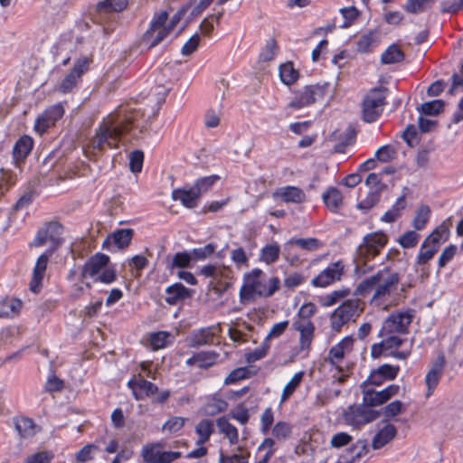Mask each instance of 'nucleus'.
Instances as JSON below:
<instances>
[{
  "instance_id": "nucleus-18",
  "label": "nucleus",
  "mask_w": 463,
  "mask_h": 463,
  "mask_svg": "<svg viewBox=\"0 0 463 463\" xmlns=\"http://www.w3.org/2000/svg\"><path fill=\"white\" fill-rule=\"evenodd\" d=\"M399 392L400 386L398 384H390L381 391L363 387V402L370 409L371 407L381 406L396 396Z\"/></svg>"
},
{
  "instance_id": "nucleus-62",
  "label": "nucleus",
  "mask_w": 463,
  "mask_h": 463,
  "mask_svg": "<svg viewBox=\"0 0 463 463\" xmlns=\"http://www.w3.org/2000/svg\"><path fill=\"white\" fill-rule=\"evenodd\" d=\"M405 411V406L401 401H393L387 404L383 413L387 418H392L402 414Z\"/></svg>"
},
{
  "instance_id": "nucleus-53",
  "label": "nucleus",
  "mask_w": 463,
  "mask_h": 463,
  "mask_svg": "<svg viewBox=\"0 0 463 463\" xmlns=\"http://www.w3.org/2000/svg\"><path fill=\"white\" fill-rule=\"evenodd\" d=\"M250 376V371L248 367H239L232 370L224 379V384L229 385Z\"/></svg>"
},
{
  "instance_id": "nucleus-55",
  "label": "nucleus",
  "mask_w": 463,
  "mask_h": 463,
  "mask_svg": "<svg viewBox=\"0 0 463 463\" xmlns=\"http://www.w3.org/2000/svg\"><path fill=\"white\" fill-rule=\"evenodd\" d=\"M376 42V33L374 32H369L363 36L357 42V51L363 53L371 51L373 44Z\"/></svg>"
},
{
  "instance_id": "nucleus-27",
  "label": "nucleus",
  "mask_w": 463,
  "mask_h": 463,
  "mask_svg": "<svg viewBox=\"0 0 463 463\" xmlns=\"http://www.w3.org/2000/svg\"><path fill=\"white\" fill-rule=\"evenodd\" d=\"M444 364V357L440 356L426 374L425 382L428 388L427 396L431 395L434 389L438 385L440 376L442 374Z\"/></svg>"
},
{
  "instance_id": "nucleus-8",
  "label": "nucleus",
  "mask_w": 463,
  "mask_h": 463,
  "mask_svg": "<svg viewBox=\"0 0 463 463\" xmlns=\"http://www.w3.org/2000/svg\"><path fill=\"white\" fill-rule=\"evenodd\" d=\"M200 273L212 278L210 286L218 296L232 288L234 282L233 271L227 266L206 265L201 269Z\"/></svg>"
},
{
  "instance_id": "nucleus-38",
  "label": "nucleus",
  "mask_w": 463,
  "mask_h": 463,
  "mask_svg": "<svg viewBox=\"0 0 463 463\" xmlns=\"http://www.w3.org/2000/svg\"><path fill=\"white\" fill-rule=\"evenodd\" d=\"M128 4V0H103L97 4L99 13L121 12Z\"/></svg>"
},
{
  "instance_id": "nucleus-23",
  "label": "nucleus",
  "mask_w": 463,
  "mask_h": 463,
  "mask_svg": "<svg viewBox=\"0 0 463 463\" xmlns=\"http://www.w3.org/2000/svg\"><path fill=\"white\" fill-rule=\"evenodd\" d=\"M274 198H279L285 203H300L306 200L305 193L296 186H285L278 188L273 193Z\"/></svg>"
},
{
  "instance_id": "nucleus-32",
  "label": "nucleus",
  "mask_w": 463,
  "mask_h": 463,
  "mask_svg": "<svg viewBox=\"0 0 463 463\" xmlns=\"http://www.w3.org/2000/svg\"><path fill=\"white\" fill-rule=\"evenodd\" d=\"M220 433L228 439L230 444L234 445L239 442V432L237 428L232 425L227 417L222 416L216 420Z\"/></svg>"
},
{
  "instance_id": "nucleus-45",
  "label": "nucleus",
  "mask_w": 463,
  "mask_h": 463,
  "mask_svg": "<svg viewBox=\"0 0 463 463\" xmlns=\"http://www.w3.org/2000/svg\"><path fill=\"white\" fill-rule=\"evenodd\" d=\"M114 243L119 249L127 248L132 240L133 230L132 229H120L111 234Z\"/></svg>"
},
{
  "instance_id": "nucleus-35",
  "label": "nucleus",
  "mask_w": 463,
  "mask_h": 463,
  "mask_svg": "<svg viewBox=\"0 0 463 463\" xmlns=\"http://www.w3.org/2000/svg\"><path fill=\"white\" fill-rule=\"evenodd\" d=\"M279 77L284 84L291 85L299 78V72L291 61H288L279 66Z\"/></svg>"
},
{
  "instance_id": "nucleus-52",
  "label": "nucleus",
  "mask_w": 463,
  "mask_h": 463,
  "mask_svg": "<svg viewBox=\"0 0 463 463\" xmlns=\"http://www.w3.org/2000/svg\"><path fill=\"white\" fill-rule=\"evenodd\" d=\"M436 0H408L405 10L409 13L417 14L430 8Z\"/></svg>"
},
{
  "instance_id": "nucleus-48",
  "label": "nucleus",
  "mask_w": 463,
  "mask_h": 463,
  "mask_svg": "<svg viewBox=\"0 0 463 463\" xmlns=\"http://www.w3.org/2000/svg\"><path fill=\"white\" fill-rule=\"evenodd\" d=\"M193 260L192 253H188L186 251L177 252L174 255L171 263L168 268L170 270H174L175 269H185L188 268Z\"/></svg>"
},
{
  "instance_id": "nucleus-49",
  "label": "nucleus",
  "mask_w": 463,
  "mask_h": 463,
  "mask_svg": "<svg viewBox=\"0 0 463 463\" xmlns=\"http://www.w3.org/2000/svg\"><path fill=\"white\" fill-rule=\"evenodd\" d=\"M374 156L380 162L388 163L397 157V149L392 145H385L375 151Z\"/></svg>"
},
{
  "instance_id": "nucleus-9",
  "label": "nucleus",
  "mask_w": 463,
  "mask_h": 463,
  "mask_svg": "<svg viewBox=\"0 0 463 463\" xmlns=\"http://www.w3.org/2000/svg\"><path fill=\"white\" fill-rule=\"evenodd\" d=\"M128 385L132 390L137 400L152 397L154 402L163 403L170 395L168 391L157 393V386L151 382L145 380L140 373L135 375L131 380H129Z\"/></svg>"
},
{
  "instance_id": "nucleus-26",
  "label": "nucleus",
  "mask_w": 463,
  "mask_h": 463,
  "mask_svg": "<svg viewBox=\"0 0 463 463\" xmlns=\"http://www.w3.org/2000/svg\"><path fill=\"white\" fill-rule=\"evenodd\" d=\"M33 146V140L31 137L24 135L14 144L13 156L14 163L19 165L30 154Z\"/></svg>"
},
{
  "instance_id": "nucleus-60",
  "label": "nucleus",
  "mask_w": 463,
  "mask_h": 463,
  "mask_svg": "<svg viewBox=\"0 0 463 463\" xmlns=\"http://www.w3.org/2000/svg\"><path fill=\"white\" fill-rule=\"evenodd\" d=\"M55 126L53 121L43 112L40 115L34 124V130L40 136L43 135L50 128Z\"/></svg>"
},
{
  "instance_id": "nucleus-11",
  "label": "nucleus",
  "mask_w": 463,
  "mask_h": 463,
  "mask_svg": "<svg viewBox=\"0 0 463 463\" xmlns=\"http://www.w3.org/2000/svg\"><path fill=\"white\" fill-rule=\"evenodd\" d=\"M326 88L319 84H309L293 90V98L288 103L289 108L300 109L317 100L324 99Z\"/></svg>"
},
{
  "instance_id": "nucleus-64",
  "label": "nucleus",
  "mask_w": 463,
  "mask_h": 463,
  "mask_svg": "<svg viewBox=\"0 0 463 463\" xmlns=\"http://www.w3.org/2000/svg\"><path fill=\"white\" fill-rule=\"evenodd\" d=\"M54 455L50 451H39L28 456L24 463H50Z\"/></svg>"
},
{
  "instance_id": "nucleus-44",
  "label": "nucleus",
  "mask_w": 463,
  "mask_h": 463,
  "mask_svg": "<svg viewBox=\"0 0 463 463\" xmlns=\"http://www.w3.org/2000/svg\"><path fill=\"white\" fill-rule=\"evenodd\" d=\"M271 432L278 440H286L292 435V425L287 421L279 420L275 423Z\"/></svg>"
},
{
  "instance_id": "nucleus-6",
  "label": "nucleus",
  "mask_w": 463,
  "mask_h": 463,
  "mask_svg": "<svg viewBox=\"0 0 463 463\" xmlns=\"http://www.w3.org/2000/svg\"><path fill=\"white\" fill-rule=\"evenodd\" d=\"M109 263V257L103 253H96L90 257L83 265L81 269L82 278H94L98 276L97 280L102 283L109 284L116 279L115 270L107 269Z\"/></svg>"
},
{
  "instance_id": "nucleus-63",
  "label": "nucleus",
  "mask_w": 463,
  "mask_h": 463,
  "mask_svg": "<svg viewBox=\"0 0 463 463\" xmlns=\"http://www.w3.org/2000/svg\"><path fill=\"white\" fill-rule=\"evenodd\" d=\"M231 416L241 425L247 424L250 420L249 410L243 403L238 404L231 412Z\"/></svg>"
},
{
  "instance_id": "nucleus-58",
  "label": "nucleus",
  "mask_w": 463,
  "mask_h": 463,
  "mask_svg": "<svg viewBox=\"0 0 463 463\" xmlns=\"http://www.w3.org/2000/svg\"><path fill=\"white\" fill-rule=\"evenodd\" d=\"M444 105V101L441 99L428 101L421 105L420 111L426 115H437L443 110Z\"/></svg>"
},
{
  "instance_id": "nucleus-47",
  "label": "nucleus",
  "mask_w": 463,
  "mask_h": 463,
  "mask_svg": "<svg viewBox=\"0 0 463 463\" xmlns=\"http://www.w3.org/2000/svg\"><path fill=\"white\" fill-rule=\"evenodd\" d=\"M15 428L19 434L24 438L31 437L35 433V425L33 420L26 417L17 419L15 421Z\"/></svg>"
},
{
  "instance_id": "nucleus-29",
  "label": "nucleus",
  "mask_w": 463,
  "mask_h": 463,
  "mask_svg": "<svg viewBox=\"0 0 463 463\" xmlns=\"http://www.w3.org/2000/svg\"><path fill=\"white\" fill-rule=\"evenodd\" d=\"M200 195V191H197L195 187L188 190L175 189L172 193V198L175 201H180L187 208L195 207Z\"/></svg>"
},
{
  "instance_id": "nucleus-10",
  "label": "nucleus",
  "mask_w": 463,
  "mask_h": 463,
  "mask_svg": "<svg viewBox=\"0 0 463 463\" xmlns=\"http://www.w3.org/2000/svg\"><path fill=\"white\" fill-rule=\"evenodd\" d=\"M403 340L396 335H389L380 343L373 344L371 346L370 355L373 359L380 358L383 355H389L398 360H406L410 354V350L398 351L402 345Z\"/></svg>"
},
{
  "instance_id": "nucleus-5",
  "label": "nucleus",
  "mask_w": 463,
  "mask_h": 463,
  "mask_svg": "<svg viewBox=\"0 0 463 463\" xmlns=\"http://www.w3.org/2000/svg\"><path fill=\"white\" fill-rule=\"evenodd\" d=\"M389 236L383 231H374L366 233L357 247V258L364 265L380 255L383 249L388 244Z\"/></svg>"
},
{
  "instance_id": "nucleus-39",
  "label": "nucleus",
  "mask_w": 463,
  "mask_h": 463,
  "mask_svg": "<svg viewBox=\"0 0 463 463\" xmlns=\"http://www.w3.org/2000/svg\"><path fill=\"white\" fill-rule=\"evenodd\" d=\"M304 372H298L287 383L282 390L280 403H284L297 390L303 381Z\"/></svg>"
},
{
  "instance_id": "nucleus-14",
  "label": "nucleus",
  "mask_w": 463,
  "mask_h": 463,
  "mask_svg": "<svg viewBox=\"0 0 463 463\" xmlns=\"http://www.w3.org/2000/svg\"><path fill=\"white\" fill-rule=\"evenodd\" d=\"M446 232L447 229L440 225L425 238L417 257L418 265H425L434 257L439 249L442 234Z\"/></svg>"
},
{
  "instance_id": "nucleus-2",
  "label": "nucleus",
  "mask_w": 463,
  "mask_h": 463,
  "mask_svg": "<svg viewBox=\"0 0 463 463\" xmlns=\"http://www.w3.org/2000/svg\"><path fill=\"white\" fill-rule=\"evenodd\" d=\"M63 226L57 222H48L44 228L38 231L35 239L32 242V246L41 247L47 241H50L51 249L42 254L36 260L33 269L32 280L30 282V289L34 293H38L42 288V281L45 275L49 257L61 246L62 243L61 234Z\"/></svg>"
},
{
  "instance_id": "nucleus-43",
  "label": "nucleus",
  "mask_w": 463,
  "mask_h": 463,
  "mask_svg": "<svg viewBox=\"0 0 463 463\" xmlns=\"http://www.w3.org/2000/svg\"><path fill=\"white\" fill-rule=\"evenodd\" d=\"M288 244L296 245L307 251H314L323 246V243L317 238L291 239L288 241Z\"/></svg>"
},
{
  "instance_id": "nucleus-28",
  "label": "nucleus",
  "mask_w": 463,
  "mask_h": 463,
  "mask_svg": "<svg viewBox=\"0 0 463 463\" xmlns=\"http://www.w3.org/2000/svg\"><path fill=\"white\" fill-rule=\"evenodd\" d=\"M219 354L215 352H200L186 360L189 366L208 369L216 364Z\"/></svg>"
},
{
  "instance_id": "nucleus-3",
  "label": "nucleus",
  "mask_w": 463,
  "mask_h": 463,
  "mask_svg": "<svg viewBox=\"0 0 463 463\" xmlns=\"http://www.w3.org/2000/svg\"><path fill=\"white\" fill-rule=\"evenodd\" d=\"M279 287L280 280L277 276L269 277L262 269H253L243 276V284L239 291L240 302L245 305L258 298H270Z\"/></svg>"
},
{
  "instance_id": "nucleus-20",
  "label": "nucleus",
  "mask_w": 463,
  "mask_h": 463,
  "mask_svg": "<svg viewBox=\"0 0 463 463\" xmlns=\"http://www.w3.org/2000/svg\"><path fill=\"white\" fill-rule=\"evenodd\" d=\"M344 274V265L338 260L330 264L322 270L315 278L312 279L311 284L317 288H326L336 281L341 280Z\"/></svg>"
},
{
  "instance_id": "nucleus-41",
  "label": "nucleus",
  "mask_w": 463,
  "mask_h": 463,
  "mask_svg": "<svg viewBox=\"0 0 463 463\" xmlns=\"http://www.w3.org/2000/svg\"><path fill=\"white\" fill-rule=\"evenodd\" d=\"M195 431L199 436L197 444L203 445L211 437L213 432V424L209 420H202L198 422L195 427Z\"/></svg>"
},
{
  "instance_id": "nucleus-4",
  "label": "nucleus",
  "mask_w": 463,
  "mask_h": 463,
  "mask_svg": "<svg viewBox=\"0 0 463 463\" xmlns=\"http://www.w3.org/2000/svg\"><path fill=\"white\" fill-rule=\"evenodd\" d=\"M364 307L365 303L358 298L344 300L329 317L331 331L338 334L345 326L355 322L364 313Z\"/></svg>"
},
{
  "instance_id": "nucleus-34",
  "label": "nucleus",
  "mask_w": 463,
  "mask_h": 463,
  "mask_svg": "<svg viewBox=\"0 0 463 463\" xmlns=\"http://www.w3.org/2000/svg\"><path fill=\"white\" fill-rule=\"evenodd\" d=\"M227 408L228 402L225 400L213 395L207 399L205 404L203 405V412L206 415L214 416L218 413L225 411Z\"/></svg>"
},
{
  "instance_id": "nucleus-57",
  "label": "nucleus",
  "mask_w": 463,
  "mask_h": 463,
  "mask_svg": "<svg viewBox=\"0 0 463 463\" xmlns=\"http://www.w3.org/2000/svg\"><path fill=\"white\" fill-rule=\"evenodd\" d=\"M317 310V306L312 302L303 304L298 312L296 321L312 322L311 317L316 314Z\"/></svg>"
},
{
  "instance_id": "nucleus-1",
  "label": "nucleus",
  "mask_w": 463,
  "mask_h": 463,
  "mask_svg": "<svg viewBox=\"0 0 463 463\" xmlns=\"http://www.w3.org/2000/svg\"><path fill=\"white\" fill-rule=\"evenodd\" d=\"M400 276L392 269L385 267L362 280L354 291V296L365 297L372 293L370 305L387 310L391 298L397 290Z\"/></svg>"
},
{
  "instance_id": "nucleus-24",
  "label": "nucleus",
  "mask_w": 463,
  "mask_h": 463,
  "mask_svg": "<svg viewBox=\"0 0 463 463\" xmlns=\"http://www.w3.org/2000/svg\"><path fill=\"white\" fill-rule=\"evenodd\" d=\"M165 294V302L174 306L190 298L192 291L178 282L166 288Z\"/></svg>"
},
{
  "instance_id": "nucleus-51",
  "label": "nucleus",
  "mask_w": 463,
  "mask_h": 463,
  "mask_svg": "<svg viewBox=\"0 0 463 463\" xmlns=\"http://www.w3.org/2000/svg\"><path fill=\"white\" fill-rule=\"evenodd\" d=\"M186 420V418L173 416L163 424L162 431L170 434L175 433L184 428Z\"/></svg>"
},
{
  "instance_id": "nucleus-46",
  "label": "nucleus",
  "mask_w": 463,
  "mask_h": 463,
  "mask_svg": "<svg viewBox=\"0 0 463 463\" xmlns=\"http://www.w3.org/2000/svg\"><path fill=\"white\" fill-rule=\"evenodd\" d=\"M430 215V209L427 205H420L415 214L412 221V225L417 231H421L425 228L429 222Z\"/></svg>"
},
{
  "instance_id": "nucleus-40",
  "label": "nucleus",
  "mask_w": 463,
  "mask_h": 463,
  "mask_svg": "<svg viewBox=\"0 0 463 463\" xmlns=\"http://www.w3.org/2000/svg\"><path fill=\"white\" fill-rule=\"evenodd\" d=\"M280 247L277 243L265 245L260 255V260L267 265L272 264L279 260Z\"/></svg>"
},
{
  "instance_id": "nucleus-22",
  "label": "nucleus",
  "mask_w": 463,
  "mask_h": 463,
  "mask_svg": "<svg viewBox=\"0 0 463 463\" xmlns=\"http://www.w3.org/2000/svg\"><path fill=\"white\" fill-rule=\"evenodd\" d=\"M220 332L221 328L218 325L194 331L190 337V345L200 346L211 345L213 343L214 338L219 335Z\"/></svg>"
},
{
  "instance_id": "nucleus-15",
  "label": "nucleus",
  "mask_w": 463,
  "mask_h": 463,
  "mask_svg": "<svg viewBox=\"0 0 463 463\" xmlns=\"http://www.w3.org/2000/svg\"><path fill=\"white\" fill-rule=\"evenodd\" d=\"M164 444L155 442L143 447L141 456L146 463H172L181 458L179 451H166L163 449Z\"/></svg>"
},
{
  "instance_id": "nucleus-56",
  "label": "nucleus",
  "mask_w": 463,
  "mask_h": 463,
  "mask_svg": "<svg viewBox=\"0 0 463 463\" xmlns=\"http://www.w3.org/2000/svg\"><path fill=\"white\" fill-rule=\"evenodd\" d=\"M278 52V44L274 38H270L266 42L265 46L260 53V59L263 61H271Z\"/></svg>"
},
{
  "instance_id": "nucleus-21",
  "label": "nucleus",
  "mask_w": 463,
  "mask_h": 463,
  "mask_svg": "<svg viewBox=\"0 0 463 463\" xmlns=\"http://www.w3.org/2000/svg\"><path fill=\"white\" fill-rule=\"evenodd\" d=\"M295 331L299 333L298 348L300 351L308 350L315 338V325L313 322L295 321L292 325Z\"/></svg>"
},
{
  "instance_id": "nucleus-54",
  "label": "nucleus",
  "mask_w": 463,
  "mask_h": 463,
  "mask_svg": "<svg viewBox=\"0 0 463 463\" xmlns=\"http://www.w3.org/2000/svg\"><path fill=\"white\" fill-rule=\"evenodd\" d=\"M376 370L379 372L384 382H390L393 381L397 377L400 372V366L383 364L378 366Z\"/></svg>"
},
{
  "instance_id": "nucleus-30",
  "label": "nucleus",
  "mask_w": 463,
  "mask_h": 463,
  "mask_svg": "<svg viewBox=\"0 0 463 463\" xmlns=\"http://www.w3.org/2000/svg\"><path fill=\"white\" fill-rule=\"evenodd\" d=\"M397 433L396 427L389 422H386L383 428L374 436L372 446L374 449H378L390 442Z\"/></svg>"
},
{
  "instance_id": "nucleus-19",
  "label": "nucleus",
  "mask_w": 463,
  "mask_h": 463,
  "mask_svg": "<svg viewBox=\"0 0 463 463\" xmlns=\"http://www.w3.org/2000/svg\"><path fill=\"white\" fill-rule=\"evenodd\" d=\"M347 424L360 428L379 417V412L364 405H352L344 413Z\"/></svg>"
},
{
  "instance_id": "nucleus-16",
  "label": "nucleus",
  "mask_w": 463,
  "mask_h": 463,
  "mask_svg": "<svg viewBox=\"0 0 463 463\" xmlns=\"http://www.w3.org/2000/svg\"><path fill=\"white\" fill-rule=\"evenodd\" d=\"M354 338L352 335L345 336L329 349L325 361L331 366L335 367L339 373H343L344 368L341 364L345 360V356L352 353L354 350Z\"/></svg>"
},
{
  "instance_id": "nucleus-25",
  "label": "nucleus",
  "mask_w": 463,
  "mask_h": 463,
  "mask_svg": "<svg viewBox=\"0 0 463 463\" xmlns=\"http://www.w3.org/2000/svg\"><path fill=\"white\" fill-rule=\"evenodd\" d=\"M326 207L331 213H338L343 207L345 200L342 193L336 187H328L322 195Z\"/></svg>"
},
{
  "instance_id": "nucleus-7",
  "label": "nucleus",
  "mask_w": 463,
  "mask_h": 463,
  "mask_svg": "<svg viewBox=\"0 0 463 463\" xmlns=\"http://www.w3.org/2000/svg\"><path fill=\"white\" fill-rule=\"evenodd\" d=\"M131 127V118H127L119 126H114L112 122L104 123L92 140L93 148L102 150L105 143L109 147H117L121 135L128 131Z\"/></svg>"
},
{
  "instance_id": "nucleus-37",
  "label": "nucleus",
  "mask_w": 463,
  "mask_h": 463,
  "mask_svg": "<svg viewBox=\"0 0 463 463\" xmlns=\"http://www.w3.org/2000/svg\"><path fill=\"white\" fill-rule=\"evenodd\" d=\"M350 294L351 290L348 288L333 290L321 298V305L323 307L334 306L339 301L348 299L347 298L350 296Z\"/></svg>"
},
{
  "instance_id": "nucleus-17",
  "label": "nucleus",
  "mask_w": 463,
  "mask_h": 463,
  "mask_svg": "<svg viewBox=\"0 0 463 463\" xmlns=\"http://www.w3.org/2000/svg\"><path fill=\"white\" fill-rule=\"evenodd\" d=\"M414 316L415 311L413 309L392 313L385 319L383 325V334H406Z\"/></svg>"
},
{
  "instance_id": "nucleus-59",
  "label": "nucleus",
  "mask_w": 463,
  "mask_h": 463,
  "mask_svg": "<svg viewBox=\"0 0 463 463\" xmlns=\"http://www.w3.org/2000/svg\"><path fill=\"white\" fill-rule=\"evenodd\" d=\"M420 234L415 231H408L399 239V244L404 249H411L418 244Z\"/></svg>"
},
{
  "instance_id": "nucleus-33",
  "label": "nucleus",
  "mask_w": 463,
  "mask_h": 463,
  "mask_svg": "<svg viewBox=\"0 0 463 463\" xmlns=\"http://www.w3.org/2000/svg\"><path fill=\"white\" fill-rule=\"evenodd\" d=\"M405 54L398 44H391L381 55L383 64H393L403 61Z\"/></svg>"
},
{
  "instance_id": "nucleus-61",
  "label": "nucleus",
  "mask_w": 463,
  "mask_h": 463,
  "mask_svg": "<svg viewBox=\"0 0 463 463\" xmlns=\"http://www.w3.org/2000/svg\"><path fill=\"white\" fill-rule=\"evenodd\" d=\"M99 448L93 444H87L82 447L80 451L76 454V461L78 463H85L93 458V453L96 452Z\"/></svg>"
},
{
  "instance_id": "nucleus-31",
  "label": "nucleus",
  "mask_w": 463,
  "mask_h": 463,
  "mask_svg": "<svg viewBox=\"0 0 463 463\" xmlns=\"http://www.w3.org/2000/svg\"><path fill=\"white\" fill-rule=\"evenodd\" d=\"M23 303L15 298L5 297L0 299V317H14L20 313Z\"/></svg>"
},
{
  "instance_id": "nucleus-42",
  "label": "nucleus",
  "mask_w": 463,
  "mask_h": 463,
  "mask_svg": "<svg viewBox=\"0 0 463 463\" xmlns=\"http://www.w3.org/2000/svg\"><path fill=\"white\" fill-rule=\"evenodd\" d=\"M406 207V200L405 196L402 195L399 197L393 205V207L387 211L381 218V220L384 222H395L401 215V212Z\"/></svg>"
},
{
  "instance_id": "nucleus-36",
  "label": "nucleus",
  "mask_w": 463,
  "mask_h": 463,
  "mask_svg": "<svg viewBox=\"0 0 463 463\" xmlns=\"http://www.w3.org/2000/svg\"><path fill=\"white\" fill-rule=\"evenodd\" d=\"M350 294L351 290L348 288L333 290L321 298V305L323 307L334 306L339 301L348 299L347 298L350 296Z\"/></svg>"
},
{
  "instance_id": "nucleus-12",
  "label": "nucleus",
  "mask_w": 463,
  "mask_h": 463,
  "mask_svg": "<svg viewBox=\"0 0 463 463\" xmlns=\"http://www.w3.org/2000/svg\"><path fill=\"white\" fill-rule=\"evenodd\" d=\"M385 88L373 89L363 101V118L371 123L379 117L382 108L385 104Z\"/></svg>"
},
{
  "instance_id": "nucleus-13",
  "label": "nucleus",
  "mask_w": 463,
  "mask_h": 463,
  "mask_svg": "<svg viewBox=\"0 0 463 463\" xmlns=\"http://www.w3.org/2000/svg\"><path fill=\"white\" fill-rule=\"evenodd\" d=\"M168 19L166 11L156 14L151 23L150 28L143 36V42L147 44L148 48H153L162 42L171 32L165 26Z\"/></svg>"
},
{
  "instance_id": "nucleus-50",
  "label": "nucleus",
  "mask_w": 463,
  "mask_h": 463,
  "mask_svg": "<svg viewBox=\"0 0 463 463\" xmlns=\"http://www.w3.org/2000/svg\"><path fill=\"white\" fill-rule=\"evenodd\" d=\"M170 334L166 331L152 333L149 335L150 345L154 351L165 348L168 344Z\"/></svg>"
}]
</instances>
